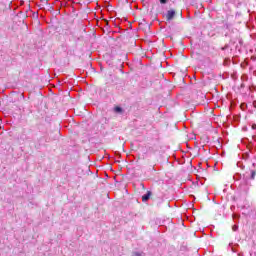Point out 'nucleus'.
I'll return each instance as SVG.
<instances>
[{
    "instance_id": "2eb2a0df",
    "label": "nucleus",
    "mask_w": 256,
    "mask_h": 256,
    "mask_svg": "<svg viewBox=\"0 0 256 256\" xmlns=\"http://www.w3.org/2000/svg\"><path fill=\"white\" fill-rule=\"evenodd\" d=\"M243 77H247V75H243L242 78H243Z\"/></svg>"
},
{
    "instance_id": "7ed1b4c3",
    "label": "nucleus",
    "mask_w": 256,
    "mask_h": 256,
    "mask_svg": "<svg viewBox=\"0 0 256 256\" xmlns=\"http://www.w3.org/2000/svg\"><path fill=\"white\" fill-rule=\"evenodd\" d=\"M115 113H123V108L117 106L114 108Z\"/></svg>"
},
{
    "instance_id": "1a4fd4ad",
    "label": "nucleus",
    "mask_w": 256,
    "mask_h": 256,
    "mask_svg": "<svg viewBox=\"0 0 256 256\" xmlns=\"http://www.w3.org/2000/svg\"><path fill=\"white\" fill-rule=\"evenodd\" d=\"M241 88H242V89L245 88V84L242 83V84H241Z\"/></svg>"
},
{
    "instance_id": "0eeeda50",
    "label": "nucleus",
    "mask_w": 256,
    "mask_h": 256,
    "mask_svg": "<svg viewBox=\"0 0 256 256\" xmlns=\"http://www.w3.org/2000/svg\"><path fill=\"white\" fill-rule=\"evenodd\" d=\"M237 229H239V226L237 225L232 226V231H237Z\"/></svg>"
},
{
    "instance_id": "6e6552de",
    "label": "nucleus",
    "mask_w": 256,
    "mask_h": 256,
    "mask_svg": "<svg viewBox=\"0 0 256 256\" xmlns=\"http://www.w3.org/2000/svg\"><path fill=\"white\" fill-rule=\"evenodd\" d=\"M160 3H161L162 5H165V3H167V0H160Z\"/></svg>"
},
{
    "instance_id": "423d86ee",
    "label": "nucleus",
    "mask_w": 256,
    "mask_h": 256,
    "mask_svg": "<svg viewBox=\"0 0 256 256\" xmlns=\"http://www.w3.org/2000/svg\"><path fill=\"white\" fill-rule=\"evenodd\" d=\"M231 79L232 81H235V79H237V74L235 73L231 74Z\"/></svg>"
},
{
    "instance_id": "9b49d317",
    "label": "nucleus",
    "mask_w": 256,
    "mask_h": 256,
    "mask_svg": "<svg viewBox=\"0 0 256 256\" xmlns=\"http://www.w3.org/2000/svg\"><path fill=\"white\" fill-rule=\"evenodd\" d=\"M237 166H238V167H241V162H238V163H237Z\"/></svg>"
},
{
    "instance_id": "f03ea898",
    "label": "nucleus",
    "mask_w": 256,
    "mask_h": 256,
    "mask_svg": "<svg viewBox=\"0 0 256 256\" xmlns=\"http://www.w3.org/2000/svg\"><path fill=\"white\" fill-rule=\"evenodd\" d=\"M151 195V191H147V193L142 196L143 203H147V201H149V199L151 198Z\"/></svg>"
},
{
    "instance_id": "9d476101",
    "label": "nucleus",
    "mask_w": 256,
    "mask_h": 256,
    "mask_svg": "<svg viewBox=\"0 0 256 256\" xmlns=\"http://www.w3.org/2000/svg\"><path fill=\"white\" fill-rule=\"evenodd\" d=\"M253 105H254V107H255V109H256V100L253 102Z\"/></svg>"
},
{
    "instance_id": "f8f14e48",
    "label": "nucleus",
    "mask_w": 256,
    "mask_h": 256,
    "mask_svg": "<svg viewBox=\"0 0 256 256\" xmlns=\"http://www.w3.org/2000/svg\"><path fill=\"white\" fill-rule=\"evenodd\" d=\"M252 129H256V125L254 124V125H252Z\"/></svg>"
},
{
    "instance_id": "39448f33",
    "label": "nucleus",
    "mask_w": 256,
    "mask_h": 256,
    "mask_svg": "<svg viewBox=\"0 0 256 256\" xmlns=\"http://www.w3.org/2000/svg\"><path fill=\"white\" fill-rule=\"evenodd\" d=\"M256 171L252 170L251 171V179H255Z\"/></svg>"
},
{
    "instance_id": "f257e3e1",
    "label": "nucleus",
    "mask_w": 256,
    "mask_h": 256,
    "mask_svg": "<svg viewBox=\"0 0 256 256\" xmlns=\"http://www.w3.org/2000/svg\"><path fill=\"white\" fill-rule=\"evenodd\" d=\"M173 17H175V10H169L166 14L167 21L173 20Z\"/></svg>"
},
{
    "instance_id": "4468645a",
    "label": "nucleus",
    "mask_w": 256,
    "mask_h": 256,
    "mask_svg": "<svg viewBox=\"0 0 256 256\" xmlns=\"http://www.w3.org/2000/svg\"><path fill=\"white\" fill-rule=\"evenodd\" d=\"M227 77H229V74L226 73V79H227Z\"/></svg>"
},
{
    "instance_id": "20e7f679",
    "label": "nucleus",
    "mask_w": 256,
    "mask_h": 256,
    "mask_svg": "<svg viewBox=\"0 0 256 256\" xmlns=\"http://www.w3.org/2000/svg\"><path fill=\"white\" fill-rule=\"evenodd\" d=\"M132 256H145L142 252H133Z\"/></svg>"
},
{
    "instance_id": "ddd939ff",
    "label": "nucleus",
    "mask_w": 256,
    "mask_h": 256,
    "mask_svg": "<svg viewBox=\"0 0 256 256\" xmlns=\"http://www.w3.org/2000/svg\"><path fill=\"white\" fill-rule=\"evenodd\" d=\"M227 61H229V59H227V58H226V59H225V63H226V65H227Z\"/></svg>"
}]
</instances>
